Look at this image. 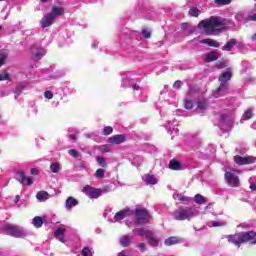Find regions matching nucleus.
<instances>
[{
	"instance_id": "a878e982",
	"label": "nucleus",
	"mask_w": 256,
	"mask_h": 256,
	"mask_svg": "<svg viewBox=\"0 0 256 256\" xmlns=\"http://www.w3.org/2000/svg\"><path fill=\"white\" fill-rule=\"evenodd\" d=\"M130 243H133V236L124 235L120 238V245L122 247H129Z\"/></svg>"
},
{
	"instance_id": "6ab92c4d",
	"label": "nucleus",
	"mask_w": 256,
	"mask_h": 256,
	"mask_svg": "<svg viewBox=\"0 0 256 256\" xmlns=\"http://www.w3.org/2000/svg\"><path fill=\"white\" fill-rule=\"evenodd\" d=\"M218 59L219 54L215 51L207 52L206 54H204V61H206V63H211L213 61H217Z\"/></svg>"
},
{
	"instance_id": "4d7b16f0",
	"label": "nucleus",
	"mask_w": 256,
	"mask_h": 256,
	"mask_svg": "<svg viewBox=\"0 0 256 256\" xmlns=\"http://www.w3.org/2000/svg\"><path fill=\"white\" fill-rule=\"evenodd\" d=\"M225 67H227V63H225V62L218 63V69H223Z\"/></svg>"
},
{
	"instance_id": "3c124183",
	"label": "nucleus",
	"mask_w": 256,
	"mask_h": 256,
	"mask_svg": "<svg viewBox=\"0 0 256 256\" xmlns=\"http://www.w3.org/2000/svg\"><path fill=\"white\" fill-rule=\"evenodd\" d=\"M7 79H9V73L4 72L0 74V81H7Z\"/></svg>"
},
{
	"instance_id": "a18cd8bd",
	"label": "nucleus",
	"mask_w": 256,
	"mask_h": 256,
	"mask_svg": "<svg viewBox=\"0 0 256 256\" xmlns=\"http://www.w3.org/2000/svg\"><path fill=\"white\" fill-rule=\"evenodd\" d=\"M137 247H138L140 253H145V251H147V244L146 243L141 242V243L138 244Z\"/></svg>"
},
{
	"instance_id": "ea45409f",
	"label": "nucleus",
	"mask_w": 256,
	"mask_h": 256,
	"mask_svg": "<svg viewBox=\"0 0 256 256\" xmlns=\"http://www.w3.org/2000/svg\"><path fill=\"white\" fill-rule=\"evenodd\" d=\"M189 16L190 17H199V8L198 7H192L189 10Z\"/></svg>"
},
{
	"instance_id": "f8f14e48",
	"label": "nucleus",
	"mask_w": 256,
	"mask_h": 256,
	"mask_svg": "<svg viewBox=\"0 0 256 256\" xmlns=\"http://www.w3.org/2000/svg\"><path fill=\"white\" fill-rule=\"evenodd\" d=\"M195 103V95L193 94V91L190 90L184 98V107L185 109H193V107H195Z\"/></svg>"
},
{
	"instance_id": "6e6d98bb",
	"label": "nucleus",
	"mask_w": 256,
	"mask_h": 256,
	"mask_svg": "<svg viewBox=\"0 0 256 256\" xmlns=\"http://www.w3.org/2000/svg\"><path fill=\"white\" fill-rule=\"evenodd\" d=\"M31 175H39V170L37 168H32L30 170Z\"/></svg>"
},
{
	"instance_id": "c03bdc74",
	"label": "nucleus",
	"mask_w": 256,
	"mask_h": 256,
	"mask_svg": "<svg viewBox=\"0 0 256 256\" xmlns=\"http://www.w3.org/2000/svg\"><path fill=\"white\" fill-rule=\"evenodd\" d=\"M251 117H253V112L251 111V109H248L244 112L243 114V118L246 120V121H249V119H251Z\"/></svg>"
},
{
	"instance_id": "4468645a",
	"label": "nucleus",
	"mask_w": 256,
	"mask_h": 256,
	"mask_svg": "<svg viewBox=\"0 0 256 256\" xmlns=\"http://www.w3.org/2000/svg\"><path fill=\"white\" fill-rule=\"evenodd\" d=\"M45 53L47 52L41 46H33L31 48V55L37 61H39V59H41L45 55Z\"/></svg>"
},
{
	"instance_id": "bf43d9fd",
	"label": "nucleus",
	"mask_w": 256,
	"mask_h": 256,
	"mask_svg": "<svg viewBox=\"0 0 256 256\" xmlns=\"http://www.w3.org/2000/svg\"><path fill=\"white\" fill-rule=\"evenodd\" d=\"M97 47H99V42H93L92 49H97Z\"/></svg>"
},
{
	"instance_id": "4c0bfd02",
	"label": "nucleus",
	"mask_w": 256,
	"mask_h": 256,
	"mask_svg": "<svg viewBox=\"0 0 256 256\" xmlns=\"http://www.w3.org/2000/svg\"><path fill=\"white\" fill-rule=\"evenodd\" d=\"M60 170H61V165H59V163L53 162L50 165V171H52L53 173H58Z\"/></svg>"
},
{
	"instance_id": "473e14b6",
	"label": "nucleus",
	"mask_w": 256,
	"mask_h": 256,
	"mask_svg": "<svg viewBox=\"0 0 256 256\" xmlns=\"http://www.w3.org/2000/svg\"><path fill=\"white\" fill-rule=\"evenodd\" d=\"M237 43V41L235 39H232L230 41H228L224 47H223V51H231L232 47H235V44Z\"/></svg>"
},
{
	"instance_id": "c85d7f7f",
	"label": "nucleus",
	"mask_w": 256,
	"mask_h": 256,
	"mask_svg": "<svg viewBox=\"0 0 256 256\" xmlns=\"http://www.w3.org/2000/svg\"><path fill=\"white\" fill-rule=\"evenodd\" d=\"M177 243H181V239L175 236L167 238L164 242L167 247H171V245H177Z\"/></svg>"
},
{
	"instance_id": "5fc2aeb1",
	"label": "nucleus",
	"mask_w": 256,
	"mask_h": 256,
	"mask_svg": "<svg viewBox=\"0 0 256 256\" xmlns=\"http://www.w3.org/2000/svg\"><path fill=\"white\" fill-rule=\"evenodd\" d=\"M44 97H45L46 99H53V92H51V91H46V92L44 93Z\"/></svg>"
},
{
	"instance_id": "58836bf2",
	"label": "nucleus",
	"mask_w": 256,
	"mask_h": 256,
	"mask_svg": "<svg viewBox=\"0 0 256 256\" xmlns=\"http://www.w3.org/2000/svg\"><path fill=\"white\" fill-rule=\"evenodd\" d=\"M96 161L100 167H107V160L103 156L96 157Z\"/></svg>"
},
{
	"instance_id": "ddd939ff",
	"label": "nucleus",
	"mask_w": 256,
	"mask_h": 256,
	"mask_svg": "<svg viewBox=\"0 0 256 256\" xmlns=\"http://www.w3.org/2000/svg\"><path fill=\"white\" fill-rule=\"evenodd\" d=\"M234 162L237 165H251V163H255V157L252 156H235Z\"/></svg>"
},
{
	"instance_id": "69168bd1",
	"label": "nucleus",
	"mask_w": 256,
	"mask_h": 256,
	"mask_svg": "<svg viewBox=\"0 0 256 256\" xmlns=\"http://www.w3.org/2000/svg\"><path fill=\"white\" fill-rule=\"evenodd\" d=\"M70 139H77V135L75 134L70 135Z\"/></svg>"
},
{
	"instance_id": "de8ad7c7",
	"label": "nucleus",
	"mask_w": 256,
	"mask_h": 256,
	"mask_svg": "<svg viewBox=\"0 0 256 256\" xmlns=\"http://www.w3.org/2000/svg\"><path fill=\"white\" fill-rule=\"evenodd\" d=\"M113 133V127L111 126H106L103 129V135H111Z\"/></svg>"
},
{
	"instance_id": "5701e85b",
	"label": "nucleus",
	"mask_w": 256,
	"mask_h": 256,
	"mask_svg": "<svg viewBox=\"0 0 256 256\" xmlns=\"http://www.w3.org/2000/svg\"><path fill=\"white\" fill-rule=\"evenodd\" d=\"M146 239L148 240V244L151 247H158L159 246V238H157V236H155V234H153L152 232H150L148 234V237Z\"/></svg>"
},
{
	"instance_id": "72a5a7b5",
	"label": "nucleus",
	"mask_w": 256,
	"mask_h": 256,
	"mask_svg": "<svg viewBox=\"0 0 256 256\" xmlns=\"http://www.w3.org/2000/svg\"><path fill=\"white\" fill-rule=\"evenodd\" d=\"M32 225H34V227H37L39 229V227L43 226V218L39 216L34 217L32 221Z\"/></svg>"
},
{
	"instance_id": "c9c22d12",
	"label": "nucleus",
	"mask_w": 256,
	"mask_h": 256,
	"mask_svg": "<svg viewBox=\"0 0 256 256\" xmlns=\"http://www.w3.org/2000/svg\"><path fill=\"white\" fill-rule=\"evenodd\" d=\"M111 149L112 147L109 144H104L99 146V151L101 153H111Z\"/></svg>"
},
{
	"instance_id": "680f3d73",
	"label": "nucleus",
	"mask_w": 256,
	"mask_h": 256,
	"mask_svg": "<svg viewBox=\"0 0 256 256\" xmlns=\"http://www.w3.org/2000/svg\"><path fill=\"white\" fill-rule=\"evenodd\" d=\"M126 225H127V227H133V223H131L129 221H126Z\"/></svg>"
},
{
	"instance_id": "0eeeda50",
	"label": "nucleus",
	"mask_w": 256,
	"mask_h": 256,
	"mask_svg": "<svg viewBox=\"0 0 256 256\" xmlns=\"http://www.w3.org/2000/svg\"><path fill=\"white\" fill-rule=\"evenodd\" d=\"M82 192L84 193V195H87L89 199H99L103 195V193H107V190H105V188L101 190L99 188H94L87 185L82 189Z\"/></svg>"
},
{
	"instance_id": "e2e57ef3",
	"label": "nucleus",
	"mask_w": 256,
	"mask_h": 256,
	"mask_svg": "<svg viewBox=\"0 0 256 256\" xmlns=\"http://www.w3.org/2000/svg\"><path fill=\"white\" fill-rule=\"evenodd\" d=\"M251 128H252V129H256V121H254V122L252 123Z\"/></svg>"
},
{
	"instance_id": "b1692460",
	"label": "nucleus",
	"mask_w": 256,
	"mask_h": 256,
	"mask_svg": "<svg viewBox=\"0 0 256 256\" xmlns=\"http://www.w3.org/2000/svg\"><path fill=\"white\" fill-rule=\"evenodd\" d=\"M142 179L146 185H157V178L152 174H145Z\"/></svg>"
},
{
	"instance_id": "79ce46f5",
	"label": "nucleus",
	"mask_w": 256,
	"mask_h": 256,
	"mask_svg": "<svg viewBox=\"0 0 256 256\" xmlns=\"http://www.w3.org/2000/svg\"><path fill=\"white\" fill-rule=\"evenodd\" d=\"M81 255L82 256H93V250L89 247H85L82 249Z\"/></svg>"
},
{
	"instance_id": "423d86ee",
	"label": "nucleus",
	"mask_w": 256,
	"mask_h": 256,
	"mask_svg": "<svg viewBox=\"0 0 256 256\" xmlns=\"http://www.w3.org/2000/svg\"><path fill=\"white\" fill-rule=\"evenodd\" d=\"M241 175L240 170L235 168H226L225 170V180L230 187H239V176Z\"/></svg>"
},
{
	"instance_id": "6e6552de",
	"label": "nucleus",
	"mask_w": 256,
	"mask_h": 256,
	"mask_svg": "<svg viewBox=\"0 0 256 256\" xmlns=\"http://www.w3.org/2000/svg\"><path fill=\"white\" fill-rule=\"evenodd\" d=\"M135 217H136L135 225H145V223L149 221V218L151 217V215H149V211H147V209L137 208L135 210Z\"/></svg>"
},
{
	"instance_id": "2eb2a0df",
	"label": "nucleus",
	"mask_w": 256,
	"mask_h": 256,
	"mask_svg": "<svg viewBox=\"0 0 256 256\" xmlns=\"http://www.w3.org/2000/svg\"><path fill=\"white\" fill-rule=\"evenodd\" d=\"M53 23H55V18L50 13L44 15V17L40 21V25H41L42 29L51 27V25H53Z\"/></svg>"
},
{
	"instance_id": "a19ab883",
	"label": "nucleus",
	"mask_w": 256,
	"mask_h": 256,
	"mask_svg": "<svg viewBox=\"0 0 256 256\" xmlns=\"http://www.w3.org/2000/svg\"><path fill=\"white\" fill-rule=\"evenodd\" d=\"M6 60H7V52L0 51V67H2V65H5Z\"/></svg>"
},
{
	"instance_id": "49530a36",
	"label": "nucleus",
	"mask_w": 256,
	"mask_h": 256,
	"mask_svg": "<svg viewBox=\"0 0 256 256\" xmlns=\"http://www.w3.org/2000/svg\"><path fill=\"white\" fill-rule=\"evenodd\" d=\"M64 233H65V228L60 227V228H58V229L54 232V235H55V237H61V235H64Z\"/></svg>"
},
{
	"instance_id": "7ed1b4c3",
	"label": "nucleus",
	"mask_w": 256,
	"mask_h": 256,
	"mask_svg": "<svg viewBox=\"0 0 256 256\" xmlns=\"http://www.w3.org/2000/svg\"><path fill=\"white\" fill-rule=\"evenodd\" d=\"M231 77H233V72H231V69H228L220 74L218 78L220 86L213 92V97H215V99L223 97L225 93L229 91V81H231Z\"/></svg>"
},
{
	"instance_id": "864d4df0",
	"label": "nucleus",
	"mask_w": 256,
	"mask_h": 256,
	"mask_svg": "<svg viewBox=\"0 0 256 256\" xmlns=\"http://www.w3.org/2000/svg\"><path fill=\"white\" fill-rule=\"evenodd\" d=\"M183 85V82H181L180 80H177L174 84L173 87L174 89H181V86Z\"/></svg>"
},
{
	"instance_id": "aec40b11",
	"label": "nucleus",
	"mask_w": 256,
	"mask_h": 256,
	"mask_svg": "<svg viewBox=\"0 0 256 256\" xmlns=\"http://www.w3.org/2000/svg\"><path fill=\"white\" fill-rule=\"evenodd\" d=\"M199 43H201L202 45H208V47H214L216 49H219V47H221V44L214 39H202L199 41Z\"/></svg>"
},
{
	"instance_id": "2f4dec72",
	"label": "nucleus",
	"mask_w": 256,
	"mask_h": 256,
	"mask_svg": "<svg viewBox=\"0 0 256 256\" xmlns=\"http://www.w3.org/2000/svg\"><path fill=\"white\" fill-rule=\"evenodd\" d=\"M194 199H195V203H197L198 205H205L207 203V198H205L201 194H196Z\"/></svg>"
},
{
	"instance_id": "9b49d317",
	"label": "nucleus",
	"mask_w": 256,
	"mask_h": 256,
	"mask_svg": "<svg viewBox=\"0 0 256 256\" xmlns=\"http://www.w3.org/2000/svg\"><path fill=\"white\" fill-rule=\"evenodd\" d=\"M16 180L21 183V185H33V179L31 177L25 176V173L23 171L16 172Z\"/></svg>"
},
{
	"instance_id": "8fccbe9b",
	"label": "nucleus",
	"mask_w": 256,
	"mask_h": 256,
	"mask_svg": "<svg viewBox=\"0 0 256 256\" xmlns=\"http://www.w3.org/2000/svg\"><path fill=\"white\" fill-rule=\"evenodd\" d=\"M214 3H217L218 5H229L231 0H214Z\"/></svg>"
},
{
	"instance_id": "bb28decb",
	"label": "nucleus",
	"mask_w": 256,
	"mask_h": 256,
	"mask_svg": "<svg viewBox=\"0 0 256 256\" xmlns=\"http://www.w3.org/2000/svg\"><path fill=\"white\" fill-rule=\"evenodd\" d=\"M135 235H139L140 237H148V235L151 233V230H147L145 228H136L132 231Z\"/></svg>"
},
{
	"instance_id": "052dcab7",
	"label": "nucleus",
	"mask_w": 256,
	"mask_h": 256,
	"mask_svg": "<svg viewBox=\"0 0 256 256\" xmlns=\"http://www.w3.org/2000/svg\"><path fill=\"white\" fill-rule=\"evenodd\" d=\"M250 189L251 191H256V184H251Z\"/></svg>"
},
{
	"instance_id": "37998d69",
	"label": "nucleus",
	"mask_w": 256,
	"mask_h": 256,
	"mask_svg": "<svg viewBox=\"0 0 256 256\" xmlns=\"http://www.w3.org/2000/svg\"><path fill=\"white\" fill-rule=\"evenodd\" d=\"M211 227H225L226 223L224 221H212L210 222Z\"/></svg>"
},
{
	"instance_id": "dca6fc26",
	"label": "nucleus",
	"mask_w": 256,
	"mask_h": 256,
	"mask_svg": "<svg viewBox=\"0 0 256 256\" xmlns=\"http://www.w3.org/2000/svg\"><path fill=\"white\" fill-rule=\"evenodd\" d=\"M235 18L237 21H240V23H246V21H256V13L245 16L243 12H239L236 14Z\"/></svg>"
},
{
	"instance_id": "f704fd0d",
	"label": "nucleus",
	"mask_w": 256,
	"mask_h": 256,
	"mask_svg": "<svg viewBox=\"0 0 256 256\" xmlns=\"http://www.w3.org/2000/svg\"><path fill=\"white\" fill-rule=\"evenodd\" d=\"M94 176L96 177V179H105V169H97Z\"/></svg>"
},
{
	"instance_id": "39448f33",
	"label": "nucleus",
	"mask_w": 256,
	"mask_h": 256,
	"mask_svg": "<svg viewBox=\"0 0 256 256\" xmlns=\"http://www.w3.org/2000/svg\"><path fill=\"white\" fill-rule=\"evenodd\" d=\"M131 215H133V210L129 208L120 210L115 215L111 213V210H106L104 212L105 219H107V221H109L110 223H117L119 221H123V219H126V217H131Z\"/></svg>"
},
{
	"instance_id": "20e7f679",
	"label": "nucleus",
	"mask_w": 256,
	"mask_h": 256,
	"mask_svg": "<svg viewBox=\"0 0 256 256\" xmlns=\"http://www.w3.org/2000/svg\"><path fill=\"white\" fill-rule=\"evenodd\" d=\"M173 217L176 221H191L194 217H199L197 207H187L173 212Z\"/></svg>"
},
{
	"instance_id": "412c9836",
	"label": "nucleus",
	"mask_w": 256,
	"mask_h": 256,
	"mask_svg": "<svg viewBox=\"0 0 256 256\" xmlns=\"http://www.w3.org/2000/svg\"><path fill=\"white\" fill-rule=\"evenodd\" d=\"M63 13H65V8L61 6H53L50 14L54 19H57V17H61Z\"/></svg>"
},
{
	"instance_id": "4be33fe9",
	"label": "nucleus",
	"mask_w": 256,
	"mask_h": 256,
	"mask_svg": "<svg viewBox=\"0 0 256 256\" xmlns=\"http://www.w3.org/2000/svg\"><path fill=\"white\" fill-rule=\"evenodd\" d=\"M77 205H79V201L71 196L68 197L65 201V208L67 209V211H71V209L73 207H77Z\"/></svg>"
},
{
	"instance_id": "774afa93",
	"label": "nucleus",
	"mask_w": 256,
	"mask_h": 256,
	"mask_svg": "<svg viewBox=\"0 0 256 256\" xmlns=\"http://www.w3.org/2000/svg\"><path fill=\"white\" fill-rule=\"evenodd\" d=\"M59 241H60L61 243H65V238H64V237H61V238H59Z\"/></svg>"
},
{
	"instance_id": "a211bd4d",
	"label": "nucleus",
	"mask_w": 256,
	"mask_h": 256,
	"mask_svg": "<svg viewBox=\"0 0 256 256\" xmlns=\"http://www.w3.org/2000/svg\"><path fill=\"white\" fill-rule=\"evenodd\" d=\"M196 112L197 113H203L209 107V103H207L206 99H200L196 102Z\"/></svg>"
},
{
	"instance_id": "0e129e2a",
	"label": "nucleus",
	"mask_w": 256,
	"mask_h": 256,
	"mask_svg": "<svg viewBox=\"0 0 256 256\" xmlns=\"http://www.w3.org/2000/svg\"><path fill=\"white\" fill-rule=\"evenodd\" d=\"M251 41H256V33L251 36Z\"/></svg>"
},
{
	"instance_id": "f3484780",
	"label": "nucleus",
	"mask_w": 256,
	"mask_h": 256,
	"mask_svg": "<svg viewBox=\"0 0 256 256\" xmlns=\"http://www.w3.org/2000/svg\"><path fill=\"white\" fill-rule=\"evenodd\" d=\"M125 139V135L118 134L108 138V143H110L111 145H121V143H125Z\"/></svg>"
},
{
	"instance_id": "7c9ffc66",
	"label": "nucleus",
	"mask_w": 256,
	"mask_h": 256,
	"mask_svg": "<svg viewBox=\"0 0 256 256\" xmlns=\"http://www.w3.org/2000/svg\"><path fill=\"white\" fill-rule=\"evenodd\" d=\"M233 121V117L224 114L220 118V127H223V125H229Z\"/></svg>"
},
{
	"instance_id": "f03ea898",
	"label": "nucleus",
	"mask_w": 256,
	"mask_h": 256,
	"mask_svg": "<svg viewBox=\"0 0 256 256\" xmlns=\"http://www.w3.org/2000/svg\"><path fill=\"white\" fill-rule=\"evenodd\" d=\"M227 239L229 243H233V245H236L237 247H239L240 243H251L252 245H255L256 232H240L234 235H228Z\"/></svg>"
},
{
	"instance_id": "e433bc0d",
	"label": "nucleus",
	"mask_w": 256,
	"mask_h": 256,
	"mask_svg": "<svg viewBox=\"0 0 256 256\" xmlns=\"http://www.w3.org/2000/svg\"><path fill=\"white\" fill-rule=\"evenodd\" d=\"M133 91H135L136 93H140L141 95H145V89L141 88V86H139V84L134 83L132 86H130Z\"/></svg>"
},
{
	"instance_id": "1a4fd4ad",
	"label": "nucleus",
	"mask_w": 256,
	"mask_h": 256,
	"mask_svg": "<svg viewBox=\"0 0 256 256\" xmlns=\"http://www.w3.org/2000/svg\"><path fill=\"white\" fill-rule=\"evenodd\" d=\"M5 229L12 237H25L27 233L19 226L6 225Z\"/></svg>"
},
{
	"instance_id": "13d9d810",
	"label": "nucleus",
	"mask_w": 256,
	"mask_h": 256,
	"mask_svg": "<svg viewBox=\"0 0 256 256\" xmlns=\"http://www.w3.org/2000/svg\"><path fill=\"white\" fill-rule=\"evenodd\" d=\"M118 256H129V252L127 251H122L118 254Z\"/></svg>"
},
{
	"instance_id": "338daca9",
	"label": "nucleus",
	"mask_w": 256,
	"mask_h": 256,
	"mask_svg": "<svg viewBox=\"0 0 256 256\" xmlns=\"http://www.w3.org/2000/svg\"><path fill=\"white\" fill-rule=\"evenodd\" d=\"M167 131H171V124L166 125Z\"/></svg>"
},
{
	"instance_id": "09e8293b",
	"label": "nucleus",
	"mask_w": 256,
	"mask_h": 256,
	"mask_svg": "<svg viewBox=\"0 0 256 256\" xmlns=\"http://www.w3.org/2000/svg\"><path fill=\"white\" fill-rule=\"evenodd\" d=\"M68 153L69 155H71V157H74V159H77V157H79V152L75 149H70Z\"/></svg>"
},
{
	"instance_id": "f257e3e1",
	"label": "nucleus",
	"mask_w": 256,
	"mask_h": 256,
	"mask_svg": "<svg viewBox=\"0 0 256 256\" xmlns=\"http://www.w3.org/2000/svg\"><path fill=\"white\" fill-rule=\"evenodd\" d=\"M225 25H227V20L221 17L211 16L208 19L200 21L198 29L201 33H204V35L213 36L217 31H223Z\"/></svg>"
},
{
	"instance_id": "603ef678",
	"label": "nucleus",
	"mask_w": 256,
	"mask_h": 256,
	"mask_svg": "<svg viewBox=\"0 0 256 256\" xmlns=\"http://www.w3.org/2000/svg\"><path fill=\"white\" fill-rule=\"evenodd\" d=\"M142 36L144 39H149V37H151V32L149 30H143Z\"/></svg>"
},
{
	"instance_id": "cd10ccee",
	"label": "nucleus",
	"mask_w": 256,
	"mask_h": 256,
	"mask_svg": "<svg viewBox=\"0 0 256 256\" xmlns=\"http://www.w3.org/2000/svg\"><path fill=\"white\" fill-rule=\"evenodd\" d=\"M49 193L47 191H39L36 194V199L40 202V203H44V201H47L49 199Z\"/></svg>"
},
{
	"instance_id": "c756f323",
	"label": "nucleus",
	"mask_w": 256,
	"mask_h": 256,
	"mask_svg": "<svg viewBox=\"0 0 256 256\" xmlns=\"http://www.w3.org/2000/svg\"><path fill=\"white\" fill-rule=\"evenodd\" d=\"M173 199H175V201H181L182 203H189L191 201V198L179 193L174 194Z\"/></svg>"
},
{
	"instance_id": "393cba45",
	"label": "nucleus",
	"mask_w": 256,
	"mask_h": 256,
	"mask_svg": "<svg viewBox=\"0 0 256 256\" xmlns=\"http://www.w3.org/2000/svg\"><path fill=\"white\" fill-rule=\"evenodd\" d=\"M169 169H171L172 171H181L183 169V164H181V162H179L178 160L173 159L169 163Z\"/></svg>"
},
{
	"instance_id": "9d476101",
	"label": "nucleus",
	"mask_w": 256,
	"mask_h": 256,
	"mask_svg": "<svg viewBox=\"0 0 256 256\" xmlns=\"http://www.w3.org/2000/svg\"><path fill=\"white\" fill-rule=\"evenodd\" d=\"M135 83V74L133 72H125L122 74V87H131Z\"/></svg>"
}]
</instances>
